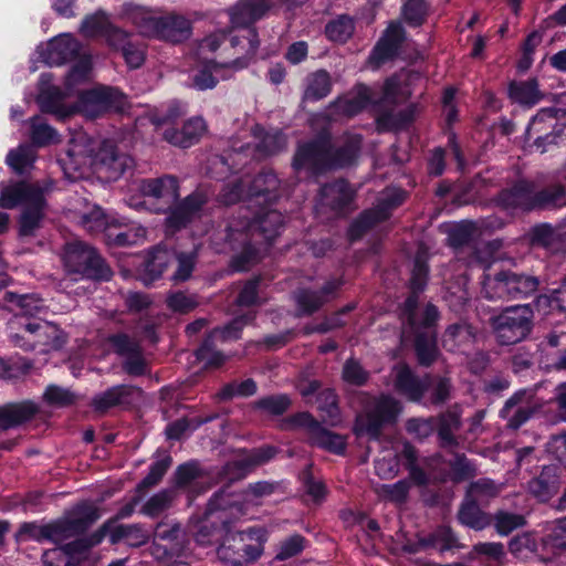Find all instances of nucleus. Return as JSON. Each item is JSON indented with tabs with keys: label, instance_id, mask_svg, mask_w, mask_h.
Listing matches in <instances>:
<instances>
[{
	"label": "nucleus",
	"instance_id": "1",
	"mask_svg": "<svg viewBox=\"0 0 566 566\" xmlns=\"http://www.w3.org/2000/svg\"><path fill=\"white\" fill-rule=\"evenodd\" d=\"M429 254L423 243L418 245L413 260L411 276L409 279V294L399 306L401 322V336L405 339L413 336V332L407 331V323L411 318L418 332L429 329L437 331L440 313L432 303H427L423 308L419 307V295L424 291L428 281L429 266L427 264Z\"/></svg>",
	"mask_w": 566,
	"mask_h": 566
},
{
	"label": "nucleus",
	"instance_id": "2",
	"mask_svg": "<svg viewBox=\"0 0 566 566\" xmlns=\"http://www.w3.org/2000/svg\"><path fill=\"white\" fill-rule=\"evenodd\" d=\"M19 205L23 206L19 217V237H34L45 217L44 189L27 181L4 186L0 192V207L13 209Z\"/></svg>",
	"mask_w": 566,
	"mask_h": 566
},
{
	"label": "nucleus",
	"instance_id": "3",
	"mask_svg": "<svg viewBox=\"0 0 566 566\" xmlns=\"http://www.w3.org/2000/svg\"><path fill=\"white\" fill-rule=\"evenodd\" d=\"M98 516L96 507L85 505L78 507L77 514L73 517L61 518L45 525L23 524L19 534L36 541L48 539L55 544H62L66 539L86 532Z\"/></svg>",
	"mask_w": 566,
	"mask_h": 566
},
{
	"label": "nucleus",
	"instance_id": "4",
	"mask_svg": "<svg viewBox=\"0 0 566 566\" xmlns=\"http://www.w3.org/2000/svg\"><path fill=\"white\" fill-rule=\"evenodd\" d=\"M402 409V403L390 395L374 398L357 415L354 433L357 437L366 436L371 440H378L385 429L397 423Z\"/></svg>",
	"mask_w": 566,
	"mask_h": 566
},
{
	"label": "nucleus",
	"instance_id": "5",
	"mask_svg": "<svg viewBox=\"0 0 566 566\" xmlns=\"http://www.w3.org/2000/svg\"><path fill=\"white\" fill-rule=\"evenodd\" d=\"M534 312L528 304L505 307L500 314L490 317L489 323L497 344H517L531 334Z\"/></svg>",
	"mask_w": 566,
	"mask_h": 566
},
{
	"label": "nucleus",
	"instance_id": "6",
	"mask_svg": "<svg viewBox=\"0 0 566 566\" xmlns=\"http://www.w3.org/2000/svg\"><path fill=\"white\" fill-rule=\"evenodd\" d=\"M539 286L538 277L511 270L488 276L484 283L485 297L500 301H522L533 296Z\"/></svg>",
	"mask_w": 566,
	"mask_h": 566
},
{
	"label": "nucleus",
	"instance_id": "7",
	"mask_svg": "<svg viewBox=\"0 0 566 566\" xmlns=\"http://www.w3.org/2000/svg\"><path fill=\"white\" fill-rule=\"evenodd\" d=\"M63 262L69 272L87 279L108 281L113 276V271L97 250L83 241L65 244Z\"/></svg>",
	"mask_w": 566,
	"mask_h": 566
},
{
	"label": "nucleus",
	"instance_id": "8",
	"mask_svg": "<svg viewBox=\"0 0 566 566\" xmlns=\"http://www.w3.org/2000/svg\"><path fill=\"white\" fill-rule=\"evenodd\" d=\"M230 43L232 48L241 46L244 50V54L230 63L222 64L216 61L206 63L192 76V85L200 91L214 88L218 84V78L214 76L216 72L222 67H233L235 70L245 67L254 57L260 46V40L254 28L248 29L247 35L232 36Z\"/></svg>",
	"mask_w": 566,
	"mask_h": 566
},
{
	"label": "nucleus",
	"instance_id": "9",
	"mask_svg": "<svg viewBox=\"0 0 566 566\" xmlns=\"http://www.w3.org/2000/svg\"><path fill=\"white\" fill-rule=\"evenodd\" d=\"M127 106V97L119 90L99 85L91 90L80 91L74 108L84 117L95 119L111 112H124Z\"/></svg>",
	"mask_w": 566,
	"mask_h": 566
},
{
	"label": "nucleus",
	"instance_id": "10",
	"mask_svg": "<svg viewBox=\"0 0 566 566\" xmlns=\"http://www.w3.org/2000/svg\"><path fill=\"white\" fill-rule=\"evenodd\" d=\"M209 198L208 188L199 187L182 200L170 205V207L155 208L156 212L167 213L164 223L166 233L174 234L199 219Z\"/></svg>",
	"mask_w": 566,
	"mask_h": 566
},
{
	"label": "nucleus",
	"instance_id": "11",
	"mask_svg": "<svg viewBox=\"0 0 566 566\" xmlns=\"http://www.w3.org/2000/svg\"><path fill=\"white\" fill-rule=\"evenodd\" d=\"M292 168L295 172L305 171L315 178L331 171L328 133L324 130L311 140L298 143L292 159Z\"/></svg>",
	"mask_w": 566,
	"mask_h": 566
},
{
	"label": "nucleus",
	"instance_id": "12",
	"mask_svg": "<svg viewBox=\"0 0 566 566\" xmlns=\"http://www.w3.org/2000/svg\"><path fill=\"white\" fill-rule=\"evenodd\" d=\"M222 530L226 531L223 543L218 548V556L221 560L234 566L247 562L255 560L262 553L261 543L254 536V530L233 533L228 522H222Z\"/></svg>",
	"mask_w": 566,
	"mask_h": 566
},
{
	"label": "nucleus",
	"instance_id": "13",
	"mask_svg": "<svg viewBox=\"0 0 566 566\" xmlns=\"http://www.w3.org/2000/svg\"><path fill=\"white\" fill-rule=\"evenodd\" d=\"M189 544L186 531L180 523L160 521L153 536L151 555L158 560H167L182 555Z\"/></svg>",
	"mask_w": 566,
	"mask_h": 566
},
{
	"label": "nucleus",
	"instance_id": "14",
	"mask_svg": "<svg viewBox=\"0 0 566 566\" xmlns=\"http://www.w3.org/2000/svg\"><path fill=\"white\" fill-rule=\"evenodd\" d=\"M134 165V159L128 154L120 151L112 140H104L93 158L96 174L107 181L117 180L127 170L133 169Z\"/></svg>",
	"mask_w": 566,
	"mask_h": 566
},
{
	"label": "nucleus",
	"instance_id": "15",
	"mask_svg": "<svg viewBox=\"0 0 566 566\" xmlns=\"http://www.w3.org/2000/svg\"><path fill=\"white\" fill-rule=\"evenodd\" d=\"M284 227V217L277 210H265L259 213L252 220H248L242 229L229 226V238L233 234L239 237L250 234L254 243H259L258 238L263 239L266 243H271L276 237L280 235Z\"/></svg>",
	"mask_w": 566,
	"mask_h": 566
},
{
	"label": "nucleus",
	"instance_id": "16",
	"mask_svg": "<svg viewBox=\"0 0 566 566\" xmlns=\"http://www.w3.org/2000/svg\"><path fill=\"white\" fill-rule=\"evenodd\" d=\"M342 285L340 280H329L319 290L308 287L297 289L294 292L296 303V316H311L318 312L324 305L336 298Z\"/></svg>",
	"mask_w": 566,
	"mask_h": 566
},
{
	"label": "nucleus",
	"instance_id": "17",
	"mask_svg": "<svg viewBox=\"0 0 566 566\" xmlns=\"http://www.w3.org/2000/svg\"><path fill=\"white\" fill-rule=\"evenodd\" d=\"M431 375L419 377L406 363H399L392 368V386L408 401L420 402L430 386Z\"/></svg>",
	"mask_w": 566,
	"mask_h": 566
},
{
	"label": "nucleus",
	"instance_id": "18",
	"mask_svg": "<svg viewBox=\"0 0 566 566\" xmlns=\"http://www.w3.org/2000/svg\"><path fill=\"white\" fill-rule=\"evenodd\" d=\"M356 192L345 179H336L324 184L318 192V205L322 209H328L336 216L349 212L354 208Z\"/></svg>",
	"mask_w": 566,
	"mask_h": 566
},
{
	"label": "nucleus",
	"instance_id": "19",
	"mask_svg": "<svg viewBox=\"0 0 566 566\" xmlns=\"http://www.w3.org/2000/svg\"><path fill=\"white\" fill-rule=\"evenodd\" d=\"M538 410L539 406L531 401L526 390H518L505 401L500 410V416L506 420V428L515 431L526 423Z\"/></svg>",
	"mask_w": 566,
	"mask_h": 566
},
{
	"label": "nucleus",
	"instance_id": "20",
	"mask_svg": "<svg viewBox=\"0 0 566 566\" xmlns=\"http://www.w3.org/2000/svg\"><path fill=\"white\" fill-rule=\"evenodd\" d=\"M566 481V469L556 464L545 465L538 475L528 482V492L541 502L556 495Z\"/></svg>",
	"mask_w": 566,
	"mask_h": 566
},
{
	"label": "nucleus",
	"instance_id": "21",
	"mask_svg": "<svg viewBox=\"0 0 566 566\" xmlns=\"http://www.w3.org/2000/svg\"><path fill=\"white\" fill-rule=\"evenodd\" d=\"M51 80V74H43L41 76L38 103L42 112L53 114L59 118L64 119L75 111L74 106L66 108L63 105L64 98L72 94L69 93L65 88L62 91L57 86L50 85Z\"/></svg>",
	"mask_w": 566,
	"mask_h": 566
},
{
	"label": "nucleus",
	"instance_id": "22",
	"mask_svg": "<svg viewBox=\"0 0 566 566\" xmlns=\"http://www.w3.org/2000/svg\"><path fill=\"white\" fill-rule=\"evenodd\" d=\"M363 138L360 135H345L333 146L331 135L328 134V155L331 171L344 169L356 164Z\"/></svg>",
	"mask_w": 566,
	"mask_h": 566
},
{
	"label": "nucleus",
	"instance_id": "23",
	"mask_svg": "<svg viewBox=\"0 0 566 566\" xmlns=\"http://www.w3.org/2000/svg\"><path fill=\"white\" fill-rule=\"evenodd\" d=\"M407 324V331L413 332V336L408 339H412L413 342L417 364L424 368L431 367L441 357V352L438 347L437 331L429 329L420 333L411 318Z\"/></svg>",
	"mask_w": 566,
	"mask_h": 566
},
{
	"label": "nucleus",
	"instance_id": "24",
	"mask_svg": "<svg viewBox=\"0 0 566 566\" xmlns=\"http://www.w3.org/2000/svg\"><path fill=\"white\" fill-rule=\"evenodd\" d=\"M535 182L526 179L516 181L511 187L503 189L496 197V203L504 209H520L522 211L534 210Z\"/></svg>",
	"mask_w": 566,
	"mask_h": 566
},
{
	"label": "nucleus",
	"instance_id": "25",
	"mask_svg": "<svg viewBox=\"0 0 566 566\" xmlns=\"http://www.w3.org/2000/svg\"><path fill=\"white\" fill-rule=\"evenodd\" d=\"M94 142L86 134L72 137L65 148V156L60 159L65 169L78 170L84 166H93L95 155Z\"/></svg>",
	"mask_w": 566,
	"mask_h": 566
},
{
	"label": "nucleus",
	"instance_id": "26",
	"mask_svg": "<svg viewBox=\"0 0 566 566\" xmlns=\"http://www.w3.org/2000/svg\"><path fill=\"white\" fill-rule=\"evenodd\" d=\"M139 190L144 197L160 202L159 207H170L179 197L178 180L169 175L143 180Z\"/></svg>",
	"mask_w": 566,
	"mask_h": 566
},
{
	"label": "nucleus",
	"instance_id": "27",
	"mask_svg": "<svg viewBox=\"0 0 566 566\" xmlns=\"http://www.w3.org/2000/svg\"><path fill=\"white\" fill-rule=\"evenodd\" d=\"M437 436L441 448H457L459 446L455 432L462 427V408L455 403L434 417Z\"/></svg>",
	"mask_w": 566,
	"mask_h": 566
},
{
	"label": "nucleus",
	"instance_id": "28",
	"mask_svg": "<svg viewBox=\"0 0 566 566\" xmlns=\"http://www.w3.org/2000/svg\"><path fill=\"white\" fill-rule=\"evenodd\" d=\"M81 43L70 34H61L48 42L41 51L43 61L49 65H61L80 55Z\"/></svg>",
	"mask_w": 566,
	"mask_h": 566
},
{
	"label": "nucleus",
	"instance_id": "29",
	"mask_svg": "<svg viewBox=\"0 0 566 566\" xmlns=\"http://www.w3.org/2000/svg\"><path fill=\"white\" fill-rule=\"evenodd\" d=\"M530 242L533 247H541L552 253L566 249V222L553 227L539 223L530 230Z\"/></svg>",
	"mask_w": 566,
	"mask_h": 566
},
{
	"label": "nucleus",
	"instance_id": "30",
	"mask_svg": "<svg viewBox=\"0 0 566 566\" xmlns=\"http://www.w3.org/2000/svg\"><path fill=\"white\" fill-rule=\"evenodd\" d=\"M40 412V407L32 400L9 402L0 406V430H9L31 421Z\"/></svg>",
	"mask_w": 566,
	"mask_h": 566
},
{
	"label": "nucleus",
	"instance_id": "31",
	"mask_svg": "<svg viewBox=\"0 0 566 566\" xmlns=\"http://www.w3.org/2000/svg\"><path fill=\"white\" fill-rule=\"evenodd\" d=\"M271 8L270 0H239L229 9L234 27H249L261 19Z\"/></svg>",
	"mask_w": 566,
	"mask_h": 566
},
{
	"label": "nucleus",
	"instance_id": "32",
	"mask_svg": "<svg viewBox=\"0 0 566 566\" xmlns=\"http://www.w3.org/2000/svg\"><path fill=\"white\" fill-rule=\"evenodd\" d=\"M405 40L403 28L396 22H391L385 34L376 44L371 59L377 64L385 63L386 61L392 60L399 53L400 46Z\"/></svg>",
	"mask_w": 566,
	"mask_h": 566
},
{
	"label": "nucleus",
	"instance_id": "33",
	"mask_svg": "<svg viewBox=\"0 0 566 566\" xmlns=\"http://www.w3.org/2000/svg\"><path fill=\"white\" fill-rule=\"evenodd\" d=\"M411 96L406 82L395 74L386 80L382 87V95L375 99L374 104L378 107L379 114L382 111H392L395 106L407 102Z\"/></svg>",
	"mask_w": 566,
	"mask_h": 566
},
{
	"label": "nucleus",
	"instance_id": "34",
	"mask_svg": "<svg viewBox=\"0 0 566 566\" xmlns=\"http://www.w3.org/2000/svg\"><path fill=\"white\" fill-rule=\"evenodd\" d=\"M207 126L201 117L187 120L181 129L168 128L164 132V138L181 148H187L197 143L206 133Z\"/></svg>",
	"mask_w": 566,
	"mask_h": 566
},
{
	"label": "nucleus",
	"instance_id": "35",
	"mask_svg": "<svg viewBox=\"0 0 566 566\" xmlns=\"http://www.w3.org/2000/svg\"><path fill=\"white\" fill-rule=\"evenodd\" d=\"M247 182L250 199L262 197L265 202H272L279 198L280 180L272 171H262L252 180L247 179Z\"/></svg>",
	"mask_w": 566,
	"mask_h": 566
},
{
	"label": "nucleus",
	"instance_id": "36",
	"mask_svg": "<svg viewBox=\"0 0 566 566\" xmlns=\"http://www.w3.org/2000/svg\"><path fill=\"white\" fill-rule=\"evenodd\" d=\"M479 504V502L464 495L457 514L462 525L474 531H482L492 524V516L482 511Z\"/></svg>",
	"mask_w": 566,
	"mask_h": 566
},
{
	"label": "nucleus",
	"instance_id": "37",
	"mask_svg": "<svg viewBox=\"0 0 566 566\" xmlns=\"http://www.w3.org/2000/svg\"><path fill=\"white\" fill-rule=\"evenodd\" d=\"M556 120L548 108L542 109L533 118L527 128V138L533 139L534 144L539 148L546 144H553V130Z\"/></svg>",
	"mask_w": 566,
	"mask_h": 566
},
{
	"label": "nucleus",
	"instance_id": "38",
	"mask_svg": "<svg viewBox=\"0 0 566 566\" xmlns=\"http://www.w3.org/2000/svg\"><path fill=\"white\" fill-rule=\"evenodd\" d=\"M190 22L186 18L181 15L163 17L159 31V39L171 43H180L187 40L190 36Z\"/></svg>",
	"mask_w": 566,
	"mask_h": 566
},
{
	"label": "nucleus",
	"instance_id": "39",
	"mask_svg": "<svg viewBox=\"0 0 566 566\" xmlns=\"http://www.w3.org/2000/svg\"><path fill=\"white\" fill-rule=\"evenodd\" d=\"M135 389V387L126 385L114 386L96 395L91 405L95 411L105 413L109 408L127 402Z\"/></svg>",
	"mask_w": 566,
	"mask_h": 566
},
{
	"label": "nucleus",
	"instance_id": "40",
	"mask_svg": "<svg viewBox=\"0 0 566 566\" xmlns=\"http://www.w3.org/2000/svg\"><path fill=\"white\" fill-rule=\"evenodd\" d=\"M418 114V105L410 104L399 112H395L394 109L382 111L380 114H378L376 122L377 125L382 129H399L411 124Z\"/></svg>",
	"mask_w": 566,
	"mask_h": 566
},
{
	"label": "nucleus",
	"instance_id": "41",
	"mask_svg": "<svg viewBox=\"0 0 566 566\" xmlns=\"http://www.w3.org/2000/svg\"><path fill=\"white\" fill-rule=\"evenodd\" d=\"M81 224L91 233H104L111 239L112 230L119 228V222L109 218L101 208L95 207L90 212L82 214Z\"/></svg>",
	"mask_w": 566,
	"mask_h": 566
},
{
	"label": "nucleus",
	"instance_id": "42",
	"mask_svg": "<svg viewBox=\"0 0 566 566\" xmlns=\"http://www.w3.org/2000/svg\"><path fill=\"white\" fill-rule=\"evenodd\" d=\"M386 219H388V214L384 208L365 210L352 222L348 231L349 239L352 241L361 239L377 223L385 221Z\"/></svg>",
	"mask_w": 566,
	"mask_h": 566
},
{
	"label": "nucleus",
	"instance_id": "43",
	"mask_svg": "<svg viewBox=\"0 0 566 566\" xmlns=\"http://www.w3.org/2000/svg\"><path fill=\"white\" fill-rule=\"evenodd\" d=\"M149 533L139 524L117 525L109 532V541L117 544L125 541L132 547H139L149 541Z\"/></svg>",
	"mask_w": 566,
	"mask_h": 566
},
{
	"label": "nucleus",
	"instance_id": "44",
	"mask_svg": "<svg viewBox=\"0 0 566 566\" xmlns=\"http://www.w3.org/2000/svg\"><path fill=\"white\" fill-rule=\"evenodd\" d=\"M374 102L371 90L365 85H358L354 97L338 99L334 106L338 114L352 117L360 113L368 104H374Z\"/></svg>",
	"mask_w": 566,
	"mask_h": 566
},
{
	"label": "nucleus",
	"instance_id": "45",
	"mask_svg": "<svg viewBox=\"0 0 566 566\" xmlns=\"http://www.w3.org/2000/svg\"><path fill=\"white\" fill-rule=\"evenodd\" d=\"M308 442L337 454L343 453L346 448V440L343 436L325 429L321 423L314 427Z\"/></svg>",
	"mask_w": 566,
	"mask_h": 566
},
{
	"label": "nucleus",
	"instance_id": "46",
	"mask_svg": "<svg viewBox=\"0 0 566 566\" xmlns=\"http://www.w3.org/2000/svg\"><path fill=\"white\" fill-rule=\"evenodd\" d=\"M566 197V189L563 185L556 184L544 189H538L535 184L534 210H544L558 207Z\"/></svg>",
	"mask_w": 566,
	"mask_h": 566
},
{
	"label": "nucleus",
	"instance_id": "47",
	"mask_svg": "<svg viewBox=\"0 0 566 566\" xmlns=\"http://www.w3.org/2000/svg\"><path fill=\"white\" fill-rule=\"evenodd\" d=\"M510 97L523 105H534L542 98L538 84L535 78L522 82H512L509 86Z\"/></svg>",
	"mask_w": 566,
	"mask_h": 566
},
{
	"label": "nucleus",
	"instance_id": "48",
	"mask_svg": "<svg viewBox=\"0 0 566 566\" xmlns=\"http://www.w3.org/2000/svg\"><path fill=\"white\" fill-rule=\"evenodd\" d=\"M206 481L205 471L198 462L191 461L179 465L174 473L175 489H186Z\"/></svg>",
	"mask_w": 566,
	"mask_h": 566
},
{
	"label": "nucleus",
	"instance_id": "49",
	"mask_svg": "<svg viewBox=\"0 0 566 566\" xmlns=\"http://www.w3.org/2000/svg\"><path fill=\"white\" fill-rule=\"evenodd\" d=\"M331 88V75L325 70H318L307 76V85L304 91L303 99H322L328 95Z\"/></svg>",
	"mask_w": 566,
	"mask_h": 566
},
{
	"label": "nucleus",
	"instance_id": "50",
	"mask_svg": "<svg viewBox=\"0 0 566 566\" xmlns=\"http://www.w3.org/2000/svg\"><path fill=\"white\" fill-rule=\"evenodd\" d=\"M253 134L261 138L256 149L265 156L275 155L286 148L287 138L282 132L264 133L261 126L255 125Z\"/></svg>",
	"mask_w": 566,
	"mask_h": 566
},
{
	"label": "nucleus",
	"instance_id": "51",
	"mask_svg": "<svg viewBox=\"0 0 566 566\" xmlns=\"http://www.w3.org/2000/svg\"><path fill=\"white\" fill-rule=\"evenodd\" d=\"M92 71V62L91 59L86 55H83L78 59V61L72 66L70 72L65 76L64 88L74 94L77 92V87L85 84L91 76Z\"/></svg>",
	"mask_w": 566,
	"mask_h": 566
},
{
	"label": "nucleus",
	"instance_id": "52",
	"mask_svg": "<svg viewBox=\"0 0 566 566\" xmlns=\"http://www.w3.org/2000/svg\"><path fill=\"white\" fill-rule=\"evenodd\" d=\"M174 251L157 247L149 252L146 261V272L151 280L161 276L166 268L174 262Z\"/></svg>",
	"mask_w": 566,
	"mask_h": 566
},
{
	"label": "nucleus",
	"instance_id": "53",
	"mask_svg": "<svg viewBox=\"0 0 566 566\" xmlns=\"http://www.w3.org/2000/svg\"><path fill=\"white\" fill-rule=\"evenodd\" d=\"M176 496L177 492L175 488L161 490L143 505L142 513L150 517H156L172 505Z\"/></svg>",
	"mask_w": 566,
	"mask_h": 566
},
{
	"label": "nucleus",
	"instance_id": "54",
	"mask_svg": "<svg viewBox=\"0 0 566 566\" xmlns=\"http://www.w3.org/2000/svg\"><path fill=\"white\" fill-rule=\"evenodd\" d=\"M60 546L65 558L64 566H82L88 559L91 549L83 537Z\"/></svg>",
	"mask_w": 566,
	"mask_h": 566
},
{
	"label": "nucleus",
	"instance_id": "55",
	"mask_svg": "<svg viewBox=\"0 0 566 566\" xmlns=\"http://www.w3.org/2000/svg\"><path fill=\"white\" fill-rule=\"evenodd\" d=\"M500 494V486L490 479H479L471 482L465 491V496L479 502L486 503Z\"/></svg>",
	"mask_w": 566,
	"mask_h": 566
},
{
	"label": "nucleus",
	"instance_id": "56",
	"mask_svg": "<svg viewBox=\"0 0 566 566\" xmlns=\"http://www.w3.org/2000/svg\"><path fill=\"white\" fill-rule=\"evenodd\" d=\"M42 399L51 407L66 408L76 402L77 395L69 388L49 385L43 392Z\"/></svg>",
	"mask_w": 566,
	"mask_h": 566
},
{
	"label": "nucleus",
	"instance_id": "57",
	"mask_svg": "<svg viewBox=\"0 0 566 566\" xmlns=\"http://www.w3.org/2000/svg\"><path fill=\"white\" fill-rule=\"evenodd\" d=\"M43 327L42 333L38 335V344L43 346L45 352L61 349L66 343V333L50 322H44Z\"/></svg>",
	"mask_w": 566,
	"mask_h": 566
},
{
	"label": "nucleus",
	"instance_id": "58",
	"mask_svg": "<svg viewBox=\"0 0 566 566\" xmlns=\"http://www.w3.org/2000/svg\"><path fill=\"white\" fill-rule=\"evenodd\" d=\"M495 531L503 536L509 535L513 531L523 527L526 524L525 516L512 513L505 510H499L492 517Z\"/></svg>",
	"mask_w": 566,
	"mask_h": 566
},
{
	"label": "nucleus",
	"instance_id": "59",
	"mask_svg": "<svg viewBox=\"0 0 566 566\" xmlns=\"http://www.w3.org/2000/svg\"><path fill=\"white\" fill-rule=\"evenodd\" d=\"M4 302L15 304L24 315L34 316L44 308L43 301L34 294H17L7 292Z\"/></svg>",
	"mask_w": 566,
	"mask_h": 566
},
{
	"label": "nucleus",
	"instance_id": "60",
	"mask_svg": "<svg viewBox=\"0 0 566 566\" xmlns=\"http://www.w3.org/2000/svg\"><path fill=\"white\" fill-rule=\"evenodd\" d=\"M112 22L108 17L103 12L98 11L87 17L81 24V33L86 38L104 36L108 29L112 27Z\"/></svg>",
	"mask_w": 566,
	"mask_h": 566
},
{
	"label": "nucleus",
	"instance_id": "61",
	"mask_svg": "<svg viewBox=\"0 0 566 566\" xmlns=\"http://www.w3.org/2000/svg\"><path fill=\"white\" fill-rule=\"evenodd\" d=\"M31 140L38 147L48 146L57 142L56 132L40 116L31 119Z\"/></svg>",
	"mask_w": 566,
	"mask_h": 566
},
{
	"label": "nucleus",
	"instance_id": "62",
	"mask_svg": "<svg viewBox=\"0 0 566 566\" xmlns=\"http://www.w3.org/2000/svg\"><path fill=\"white\" fill-rule=\"evenodd\" d=\"M248 182L245 178L233 179L223 185L220 190L217 200L221 205L231 206L239 202L244 193L248 192Z\"/></svg>",
	"mask_w": 566,
	"mask_h": 566
},
{
	"label": "nucleus",
	"instance_id": "63",
	"mask_svg": "<svg viewBox=\"0 0 566 566\" xmlns=\"http://www.w3.org/2000/svg\"><path fill=\"white\" fill-rule=\"evenodd\" d=\"M292 401L287 395H271L253 402L255 409L273 416H281L289 410Z\"/></svg>",
	"mask_w": 566,
	"mask_h": 566
},
{
	"label": "nucleus",
	"instance_id": "64",
	"mask_svg": "<svg viewBox=\"0 0 566 566\" xmlns=\"http://www.w3.org/2000/svg\"><path fill=\"white\" fill-rule=\"evenodd\" d=\"M35 151L30 145L19 146L8 154L7 163L18 174H23L34 161Z\"/></svg>",
	"mask_w": 566,
	"mask_h": 566
}]
</instances>
